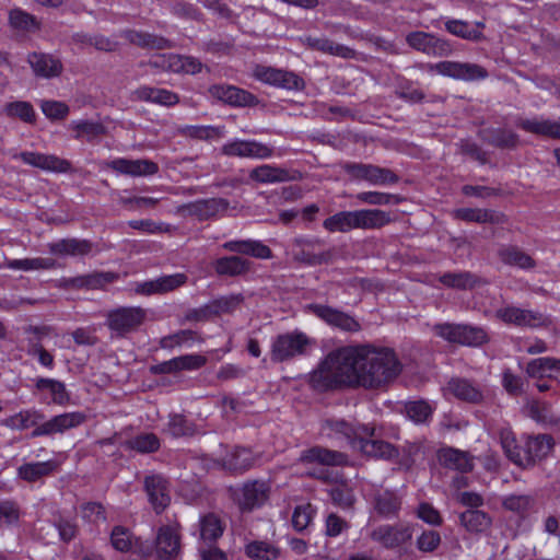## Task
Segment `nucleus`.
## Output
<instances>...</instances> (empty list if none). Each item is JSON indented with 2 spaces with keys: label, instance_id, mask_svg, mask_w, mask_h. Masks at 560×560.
Returning <instances> with one entry per match:
<instances>
[{
  "label": "nucleus",
  "instance_id": "052dcab7",
  "mask_svg": "<svg viewBox=\"0 0 560 560\" xmlns=\"http://www.w3.org/2000/svg\"><path fill=\"white\" fill-rule=\"evenodd\" d=\"M354 198L361 203L371 206L398 205L401 198L398 195H392L381 191H361Z\"/></svg>",
  "mask_w": 560,
  "mask_h": 560
},
{
  "label": "nucleus",
  "instance_id": "423d86ee",
  "mask_svg": "<svg viewBox=\"0 0 560 560\" xmlns=\"http://www.w3.org/2000/svg\"><path fill=\"white\" fill-rule=\"evenodd\" d=\"M291 248L294 260L307 266L327 265L334 258V248H326V242L314 236L294 237Z\"/></svg>",
  "mask_w": 560,
  "mask_h": 560
},
{
  "label": "nucleus",
  "instance_id": "6e6d98bb",
  "mask_svg": "<svg viewBox=\"0 0 560 560\" xmlns=\"http://www.w3.org/2000/svg\"><path fill=\"white\" fill-rule=\"evenodd\" d=\"M9 24L12 28L22 32H36L40 28L37 19L21 9H13L9 13Z\"/></svg>",
  "mask_w": 560,
  "mask_h": 560
},
{
  "label": "nucleus",
  "instance_id": "f704fd0d",
  "mask_svg": "<svg viewBox=\"0 0 560 560\" xmlns=\"http://www.w3.org/2000/svg\"><path fill=\"white\" fill-rule=\"evenodd\" d=\"M229 201L224 198H209L196 200L184 206V208L187 210L189 215L203 221L215 217L221 211H225L229 208Z\"/></svg>",
  "mask_w": 560,
  "mask_h": 560
},
{
  "label": "nucleus",
  "instance_id": "ddd939ff",
  "mask_svg": "<svg viewBox=\"0 0 560 560\" xmlns=\"http://www.w3.org/2000/svg\"><path fill=\"white\" fill-rule=\"evenodd\" d=\"M307 310L327 325L346 332H358L361 324L350 314L323 304H310Z\"/></svg>",
  "mask_w": 560,
  "mask_h": 560
},
{
  "label": "nucleus",
  "instance_id": "a18cd8bd",
  "mask_svg": "<svg viewBox=\"0 0 560 560\" xmlns=\"http://www.w3.org/2000/svg\"><path fill=\"white\" fill-rule=\"evenodd\" d=\"M1 115L10 119H19L25 124L36 122V113L33 105L26 101H12L5 103L1 108Z\"/></svg>",
  "mask_w": 560,
  "mask_h": 560
},
{
  "label": "nucleus",
  "instance_id": "9b49d317",
  "mask_svg": "<svg viewBox=\"0 0 560 560\" xmlns=\"http://www.w3.org/2000/svg\"><path fill=\"white\" fill-rule=\"evenodd\" d=\"M253 77L265 84L287 91H303L305 88L302 77L285 69L257 65L253 70Z\"/></svg>",
  "mask_w": 560,
  "mask_h": 560
},
{
  "label": "nucleus",
  "instance_id": "864d4df0",
  "mask_svg": "<svg viewBox=\"0 0 560 560\" xmlns=\"http://www.w3.org/2000/svg\"><path fill=\"white\" fill-rule=\"evenodd\" d=\"M36 388L38 390H49L52 397V402L56 405L65 406L70 401V394L68 393L65 384L57 380L40 377L36 381Z\"/></svg>",
  "mask_w": 560,
  "mask_h": 560
},
{
  "label": "nucleus",
  "instance_id": "680f3d73",
  "mask_svg": "<svg viewBox=\"0 0 560 560\" xmlns=\"http://www.w3.org/2000/svg\"><path fill=\"white\" fill-rule=\"evenodd\" d=\"M534 500L526 494H510L502 500V506L520 516H525L530 510Z\"/></svg>",
  "mask_w": 560,
  "mask_h": 560
},
{
  "label": "nucleus",
  "instance_id": "cd10ccee",
  "mask_svg": "<svg viewBox=\"0 0 560 560\" xmlns=\"http://www.w3.org/2000/svg\"><path fill=\"white\" fill-rule=\"evenodd\" d=\"M299 462L303 464H319L324 466H342L348 462V456L338 451L313 446L301 452Z\"/></svg>",
  "mask_w": 560,
  "mask_h": 560
},
{
  "label": "nucleus",
  "instance_id": "37998d69",
  "mask_svg": "<svg viewBox=\"0 0 560 560\" xmlns=\"http://www.w3.org/2000/svg\"><path fill=\"white\" fill-rule=\"evenodd\" d=\"M439 281L447 288L456 290H472L486 283L479 276L470 271L445 272Z\"/></svg>",
  "mask_w": 560,
  "mask_h": 560
},
{
  "label": "nucleus",
  "instance_id": "6e6552de",
  "mask_svg": "<svg viewBox=\"0 0 560 560\" xmlns=\"http://www.w3.org/2000/svg\"><path fill=\"white\" fill-rule=\"evenodd\" d=\"M148 312L140 306H120L108 312L106 326L112 337L124 338L137 331L145 322Z\"/></svg>",
  "mask_w": 560,
  "mask_h": 560
},
{
  "label": "nucleus",
  "instance_id": "393cba45",
  "mask_svg": "<svg viewBox=\"0 0 560 560\" xmlns=\"http://www.w3.org/2000/svg\"><path fill=\"white\" fill-rule=\"evenodd\" d=\"M439 464L460 474L470 472L474 469V457L465 451L451 446L442 447L436 453Z\"/></svg>",
  "mask_w": 560,
  "mask_h": 560
},
{
  "label": "nucleus",
  "instance_id": "338daca9",
  "mask_svg": "<svg viewBox=\"0 0 560 560\" xmlns=\"http://www.w3.org/2000/svg\"><path fill=\"white\" fill-rule=\"evenodd\" d=\"M119 279V273L114 271H94L85 275V289L100 290Z\"/></svg>",
  "mask_w": 560,
  "mask_h": 560
},
{
  "label": "nucleus",
  "instance_id": "20e7f679",
  "mask_svg": "<svg viewBox=\"0 0 560 560\" xmlns=\"http://www.w3.org/2000/svg\"><path fill=\"white\" fill-rule=\"evenodd\" d=\"M86 415L81 411L65 412L54 416L47 421L45 415L36 409H25L4 420V425L18 431L34 427L32 438L51 436L78 428L86 421Z\"/></svg>",
  "mask_w": 560,
  "mask_h": 560
},
{
  "label": "nucleus",
  "instance_id": "774afa93",
  "mask_svg": "<svg viewBox=\"0 0 560 560\" xmlns=\"http://www.w3.org/2000/svg\"><path fill=\"white\" fill-rule=\"evenodd\" d=\"M329 495L334 504L345 510L352 508L355 501L352 489L345 483L332 487L329 490Z\"/></svg>",
  "mask_w": 560,
  "mask_h": 560
},
{
  "label": "nucleus",
  "instance_id": "79ce46f5",
  "mask_svg": "<svg viewBox=\"0 0 560 560\" xmlns=\"http://www.w3.org/2000/svg\"><path fill=\"white\" fill-rule=\"evenodd\" d=\"M460 525L470 534H485L492 526V517L481 510H466L459 514Z\"/></svg>",
  "mask_w": 560,
  "mask_h": 560
},
{
  "label": "nucleus",
  "instance_id": "4be33fe9",
  "mask_svg": "<svg viewBox=\"0 0 560 560\" xmlns=\"http://www.w3.org/2000/svg\"><path fill=\"white\" fill-rule=\"evenodd\" d=\"M446 389L458 400L480 405L485 401L483 390L480 385L465 377H452L447 382Z\"/></svg>",
  "mask_w": 560,
  "mask_h": 560
},
{
  "label": "nucleus",
  "instance_id": "ea45409f",
  "mask_svg": "<svg viewBox=\"0 0 560 560\" xmlns=\"http://www.w3.org/2000/svg\"><path fill=\"white\" fill-rule=\"evenodd\" d=\"M49 252L60 256H85L92 252L93 244L89 240L62 238L48 244Z\"/></svg>",
  "mask_w": 560,
  "mask_h": 560
},
{
  "label": "nucleus",
  "instance_id": "09e8293b",
  "mask_svg": "<svg viewBox=\"0 0 560 560\" xmlns=\"http://www.w3.org/2000/svg\"><path fill=\"white\" fill-rule=\"evenodd\" d=\"M57 468L54 460L27 463L19 467V476L30 482L50 475Z\"/></svg>",
  "mask_w": 560,
  "mask_h": 560
},
{
  "label": "nucleus",
  "instance_id": "5fc2aeb1",
  "mask_svg": "<svg viewBox=\"0 0 560 560\" xmlns=\"http://www.w3.org/2000/svg\"><path fill=\"white\" fill-rule=\"evenodd\" d=\"M445 30L459 38L479 42L483 38L481 31L475 28L468 22L463 20H448L445 22Z\"/></svg>",
  "mask_w": 560,
  "mask_h": 560
},
{
  "label": "nucleus",
  "instance_id": "412c9836",
  "mask_svg": "<svg viewBox=\"0 0 560 560\" xmlns=\"http://www.w3.org/2000/svg\"><path fill=\"white\" fill-rule=\"evenodd\" d=\"M143 483L153 510L156 514L162 513L171 503L168 481L162 475H150Z\"/></svg>",
  "mask_w": 560,
  "mask_h": 560
},
{
  "label": "nucleus",
  "instance_id": "dca6fc26",
  "mask_svg": "<svg viewBox=\"0 0 560 560\" xmlns=\"http://www.w3.org/2000/svg\"><path fill=\"white\" fill-rule=\"evenodd\" d=\"M221 152L230 158L269 159L273 149L256 140L235 139L222 145Z\"/></svg>",
  "mask_w": 560,
  "mask_h": 560
},
{
  "label": "nucleus",
  "instance_id": "b1692460",
  "mask_svg": "<svg viewBox=\"0 0 560 560\" xmlns=\"http://www.w3.org/2000/svg\"><path fill=\"white\" fill-rule=\"evenodd\" d=\"M207 363V358L201 354H186L163 361L151 366L153 374H171L180 371L199 370Z\"/></svg>",
  "mask_w": 560,
  "mask_h": 560
},
{
  "label": "nucleus",
  "instance_id": "473e14b6",
  "mask_svg": "<svg viewBox=\"0 0 560 560\" xmlns=\"http://www.w3.org/2000/svg\"><path fill=\"white\" fill-rule=\"evenodd\" d=\"M303 44L312 50L320 51L343 59H353L357 56L354 49L346 45L335 43L327 37L306 36L303 39Z\"/></svg>",
  "mask_w": 560,
  "mask_h": 560
},
{
  "label": "nucleus",
  "instance_id": "3c124183",
  "mask_svg": "<svg viewBox=\"0 0 560 560\" xmlns=\"http://www.w3.org/2000/svg\"><path fill=\"white\" fill-rule=\"evenodd\" d=\"M245 553L254 560H276L281 557V550L272 544L254 540L245 546Z\"/></svg>",
  "mask_w": 560,
  "mask_h": 560
},
{
  "label": "nucleus",
  "instance_id": "c756f323",
  "mask_svg": "<svg viewBox=\"0 0 560 560\" xmlns=\"http://www.w3.org/2000/svg\"><path fill=\"white\" fill-rule=\"evenodd\" d=\"M477 135L482 142L502 150H514L520 142L517 133L504 128L487 127L478 130Z\"/></svg>",
  "mask_w": 560,
  "mask_h": 560
},
{
  "label": "nucleus",
  "instance_id": "bb28decb",
  "mask_svg": "<svg viewBox=\"0 0 560 560\" xmlns=\"http://www.w3.org/2000/svg\"><path fill=\"white\" fill-rule=\"evenodd\" d=\"M411 530L402 525H382L371 533V538L383 547L393 549L411 539Z\"/></svg>",
  "mask_w": 560,
  "mask_h": 560
},
{
  "label": "nucleus",
  "instance_id": "1a4fd4ad",
  "mask_svg": "<svg viewBox=\"0 0 560 560\" xmlns=\"http://www.w3.org/2000/svg\"><path fill=\"white\" fill-rule=\"evenodd\" d=\"M494 316L506 325H513L520 328H547L552 323L549 315L537 310L522 308L514 305L498 308Z\"/></svg>",
  "mask_w": 560,
  "mask_h": 560
},
{
  "label": "nucleus",
  "instance_id": "c03bdc74",
  "mask_svg": "<svg viewBox=\"0 0 560 560\" xmlns=\"http://www.w3.org/2000/svg\"><path fill=\"white\" fill-rule=\"evenodd\" d=\"M516 126L537 136L560 139V122L550 119H518Z\"/></svg>",
  "mask_w": 560,
  "mask_h": 560
},
{
  "label": "nucleus",
  "instance_id": "0eeeda50",
  "mask_svg": "<svg viewBox=\"0 0 560 560\" xmlns=\"http://www.w3.org/2000/svg\"><path fill=\"white\" fill-rule=\"evenodd\" d=\"M313 343L314 341L300 330L280 334L272 340L271 360L273 362H285L305 355Z\"/></svg>",
  "mask_w": 560,
  "mask_h": 560
},
{
  "label": "nucleus",
  "instance_id": "13d9d810",
  "mask_svg": "<svg viewBox=\"0 0 560 560\" xmlns=\"http://www.w3.org/2000/svg\"><path fill=\"white\" fill-rule=\"evenodd\" d=\"M405 412L416 424H425L432 418L433 408L424 400H413L405 404Z\"/></svg>",
  "mask_w": 560,
  "mask_h": 560
},
{
  "label": "nucleus",
  "instance_id": "6ab92c4d",
  "mask_svg": "<svg viewBox=\"0 0 560 560\" xmlns=\"http://www.w3.org/2000/svg\"><path fill=\"white\" fill-rule=\"evenodd\" d=\"M435 69L440 74L463 81H479L489 75L486 68L470 62L446 60L436 63Z\"/></svg>",
  "mask_w": 560,
  "mask_h": 560
},
{
  "label": "nucleus",
  "instance_id": "49530a36",
  "mask_svg": "<svg viewBox=\"0 0 560 560\" xmlns=\"http://www.w3.org/2000/svg\"><path fill=\"white\" fill-rule=\"evenodd\" d=\"M401 508V499L396 492L383 490L374 495V509L383 517L396 516Z\"/></svg>",
  "mask_w": 560,
  "mask_h": 560
},
{
  "label": "nucleus",
  "instance_id": "7c9ffc66",
  "mask_svg": "<svg viewBox=\"0 0 560 560\" xmlns=\"http://www.w3.org/2000/svg\"><path fill=\"white\" fill-rule=\"evenodd\" d=\"M453 217L465 222L504 224L508 222L506 215L492 209L479 208H459L454 210Z\"/></svg>",
  "mask_w": 560,
  "mask_h": 560
},
{
  "label": "nucleus",
  "instance_id": "e2e57ef3",
  "mask_svg": "<svg viewBox=\"0 0 560 560\" xmlns=\"http://www.w3.org/2000/svg\"><path fill=\"white\" fill-rule=\"evenodd\" d=\"M528 417L537 423H552L555 416L551 411V405L546 401L532 400L527 404Z\"/></svg>",
  "mask_w": 560,
  "mask_h": 560
},
{
  "label": "nucleus",
  "instance_id": "a211bd4d",
  "mask_svg": "<svg viewBox=\"0 0 560 560\" xmlns=\"http://www.w3.org/2000/svg\"><path fill=\"white\" fill-rule=\"evenodd\" d=\"M155 553L160 560L176 559L182 552V536L177 526L163 525L155 537Z\"/></svg>",
  "mask_w": 560,
  "mask_h": 560
},
{
  "label": "nucleus",
  "instance_id": "a878e982",
  "mask_svg": "<svg viewBox=\"0 0 560 560\" xmlns=\"http://www.w3.org/2000/svg\"><path fill=\"white\" fill-rule=\"evenodd\" d=\"M106 166L117 173L129 176H150L159 172V165L150 160L115 159L106 163Z\"/></svg>",
  "mask_w": 560,
  "mask_h": 560
},
{
  "label": "nucleus",
  "instance_id": "bf43d9fd",
  "mask_svg": "<svg viewBox=\"0 0 560 560\" xmlns=\"http://www.w3.org/2000/svg\"><path fill=\"white\" fill-rule=\"evenodd\" d=\"M160 439L154 433H142L125 442V446L138 453H154L160 448Z\"/></svg>",
  "mask_w": 560,
  "mask_h": 560
},
{
  "label": "nucleus",
  "instance_id": "603ef678",
  "mask_svg": "<svg viewBox=\"0 0 560 560\" xmlns=\"http://www.w3.org/2000/svg\"><path fill=\"white\" fill-rule=\"evenodd\" d=\"M224 532L222 520L214 513H208L200 520V536L203 540L214 542Z\"/></svg>",
  "mask_w": 560,
  "mask_h": 560
},
{
  "label": "nucleus",
  "instance_id": "72a5a7b5",
  "mask_svg": "<svg viewBox=\"0 0 560 560\" xmlns=\"http://www.w3.org/2000/svg\"><path fill=\"white\" fill-rule=\"evenodd\" d=\"M497 256L502 264L510 267L524 270L534 269L536 267L535 259L516 245H501L498 248Z\"/></svg>",
  "mask_w": 560,
  "mask_h": 560
},
{
  "label": "nucleus",
  "instance_id": "4d7b16f0",
  "mask_svg": "<svg viewBox=\"0 0 560 560\" xmlns=\"http://www.w3.org/2000/svg\"><path fill=\"white\" fill-rule=\"evenodd\" d=\"M50 522L58 530L59 538L63 542H69L75 538L78 534V525L73 517L66 516L61 512H55Z\"/></svg>",
  "mask_w": 560,
  "mask_h": 560
},
{
  "label": "nucleus",
  "instance_id": "7ed1b4c3",
  "mask_svg": "<svg viewBox=\"0 0 560 560\" xmlns=\"http://www.w3.org/2000/svg\"><path fill=\"white\" fill-rule=\"evenodd\" d=\"M326 428L336 434L342 435L352 450L376 459L390 460L399 456L397 447L393 444L373 439L375 427L371 423L348 422L343 419H328Z\"/></svg>",
  "mask_w": 560,
  "mask_h": 560
},
{
  "label": "nucleus",
  "instance_id": "2f4dec72",
  "mask_svg": "<svg viewBox=\"0 0 560 560\" xmlns=\"http://www.w3.org/2000/svg\"><path fill=\"white\" fill-rule=\"evenodd\" d=\"M27 62L35 75L42 78L58 77L62 72V63L58 58L45 52H31Z\"/></svg>",
  "mask_w": 560,
  "mask_h": 560
},
{
  "label": "nucleus",
  "instance_id": "c85d7f7f",
  "mask_svg": "<svg viewBox=\"0 0 560 560\" xmlns=\"http://www.w3.org/2000/svg\"><path fill=\"white\" fill-rule=\"evenodd\" d=\"M121 37H124L130 44L143 49L164 50L174 48L175 46L171 39L162 35L130 28L122 31Z\"/></svg>",
  "mask_w": 560,
  "mask_h": 560
},
{
  "label": "nucleus",
  "instance_id": "f03ea898",
  "mask_svg": "<svg viewBox=\"0 0 560 560\" xmlns=\"http://www.w3.org/2000/svg\"><path fill=\"white\" fill-rule=\"evenodd\" d=\"M501 447L510 462L523 470H529L546 460L556 446L551 434L524 433L516 438L510 428L499 431Z\"/></svg>",
  "mask_w": 560,
  "mask_h": 560
},
{
  "label": "nucleus",
  "instance_id": "2eb2a0df",
  "mask_svg": "<svg viewBox=\"0 0 560 560\" xmlns=\"http://www.w3.org/2000/svg\"><path fill=\"white\" fill-rule=\"evenodd\" d=\"M208 93L211 97L233 107H255L259 98L238 86L230 84H213L209 86Z\"/></svg>",
  "mask_w": 560,
  "mask_h": 560
},
{
  "label": "nucleus",
  "instance_id": "39448f33",
  "mask_svg": "<svg viewBox=\"0 0 560 560\" xmlns=\"http://www.w3.org/2000/svg\"><path fill=\"white\" fill-rule=\"evenodd\" d=\"M435 336L450 343L479 348L490 342L486 328L471 324L440 323L432 328Z\"/></svg>",
  "mask_w": 560,
  "mask_h": 560
},
{
  "label": "nucleus",
  "instance_id": "a19ab883",
  "mask_svg": "<svg viewBox=\"0 0 560 560\" xmlns=\"http://www.w3.org/2000/svg\"><path fill=\"white\" fill-rule=\"evenodd\" d=\"M354 213L355 229L377 230L393 221L390 213L381 209H360Z\"/></svg>",
  "mask_w": 560,
  "mask_h": 560
},
{
  "label": "nucleus",
  "instance_id": "9d476101",
  "mask_svg": "<svg viewBox=\"0 0 560 560\" xmlns=\"http://www.w3.org/2000/svg\"><path fill=\"white\" fill-rule=\"evenodd\" d=\"M230 492L242 512H252L267 502L270 486L264 480H249L241 488H230Z\"/></svg>",
  "mask_w": 560,
  "mask_h": 560
},
{
  "label": "nucleus",
  "instance_id": "aec40b11",
  "mask_svg": "<svg viewBox=\"0 0 560 560\" xmlns=\"http://www.w3.org/2000/svg\"><path fill=\"white\" fill-rule=\"evenodd\" d=\"M15 159L23 163L40 168L43 171L54 173H71L73 167L70 161L61 159L52 154H44L39 152L23 151L15 155Z\"/></svg>",
  "mask_w": 560,
  "mask_h": 560
},
{
  "label": "nucleus",
  "instance_id": "f3484780",
  "mask_svg": "<svg viewBox=\"0 0 560 560\" xmlns=\"http://www.w3.org/2000/svg\"><path fill=\"white\" fill-rule=\"evenodd\" d=\"M303 177L298 170H289L285 167L261 164L249 171L248 178L257 184H279L285 182H298Z\"/></svg>",
  "mask_w": 560,
  "mask_h": 560
},
{
  "label": "nucleus",
  "instance_id": "69168bd1",
  "mask_svg": "<svg viewBox=\"0 0 560 560\" xmlns=\"http://www.w3.org/2000/svg\"><path fill=\"white\" fill-rule=\"evenodd\" d=\"M244 301L242 294L221 296L210 302L214 316L234 312Z\"/></svg>",
  "mask_w": 560,
  "mask_h": 560
},
{
  "label": "nucleus",
  "instance_id": "5701e85b",
  "mask_svg": "<svg viewBox=\"0 0 560 560\" xmlns=\"http://www.w3.org/2000/svg\"><path fill=\"white\" fill-rule=\"evenodd\" d=\"M186 281L187 276L184 273L163 276L154 280L137 282L135 292L140 295L162 294L182 287Z\"/></svg>",
  "mask_w": 560,
  "mask_h": 560
},
{
  "label": "nucleus",
  "instance_id": "f257e3e1",
  "mask_svg": "<svg viewBox=\"0 0 560 560\" xmlns=\"http://www.w3.org/2000/svg\"><path fill=\"white\" fill-rule=\"evenodd\" d=\"M402 370L395 351L372 345L343 346L330 351L310 375L317 392L363 387L378 389L392 383Z\"/></svg>",
  "mask_w": 560,
  "mask_h": 560
},
{
  "label": "nucleus",
  "instance_id": "4468645a",
  "mask_svg": "<svg viewBox=\"0 0 560 560\" xmlns=\"http://www.w3.org/2000/svg\"><path fill=\"white\" fill-rule=\"evenodd\" d=\"M406 43L415 50L428 56L444 57L452 52V47L446 39L422 31L408 33Z\"/></svg>",
  "mask_w": 560,
  "mask_h": 560
},
{
  "label": "nucleus",
  "instance_id": "4c0bfd02",
  "mask_svg": "<svg viewBox=\"0 0 560 560\" xmlns=\"http://www.w3.org/2000/svg\"><path fill=\"white\" fill-rule=\"evenodd\" d=\"M133 95L137 101L150 102L167 107L179 103L178 94L166 89H159L149 85L138 88L133 92Z\"/></svg>",
  "mask_w": 560,
  "mask_h": 560
},
{
  "label": "nucleus",
  "instance_id": "8fccbe9b",
  "mask_svg": "<svg viewBox=\"0 0 560 560\" xmlns=\"http://www.w3.org/2000/svg\"><path fill=\"white\" fill-rule=\"evenodd\" d=\"M254 460L250 450L235 447V450L224 458V466L231 471L244 472L254 465Z\"/></svg>",
  "mask_w": 560,
  "mask_h": 560
},
{
  "label": "nucleus",
  "instance_id": "de8ad7c7",
  "mask_svg": "<svg viewBox=\"0 0 560 560\" xmlns=\"http://www.w3.org/2000/svg\"><path fill=\"white\" fill-rule=\"evenodd\" d=\"M323 226L331 233H347L355 229V213L354 211H339L325 219Z\"/></svg>",
  "mask_w": 560,
  "mask_h": 560
},
{
  "label": "nucleus",
  "instance_id": "0e129e2a",
  "mask_svg": "<svg viewBox=\"0 0 560 560\" xmlns=\"http://www.w3.org/2000/svg\"><path fill=\"white\" fill-rule=\"evenodd\" d=\"M501 384L510 396L518 397L526 393L524 378L514 374L511 369H505L502 372Z\"/></svg>",
  "mask_w": 560,
  "mask_h": 560
},
{
  "label": "nucleus",
  "instance_id": "c9c22d12",
  "mask_svg": "<svg viewBox=\"0 0 560 560\" xmlns=\"http://www.w3.org/2000/svg\"><path fill=\"white\" fill-rule=\"evenodd\" d=\"M254 262L242 256H224L213 262V269L219 276L240 277L248 273Z\"/></svg>",
  "mask_w": 560,
  "mask_h": 560
},
{
  "label": "nucleus",
  "instance_id": "e433bc0d",
  "mask_svg": "<svg viewBox=\"0 0 560 560\" xmlns=\"http://www.w3.org/2000/svg\"><path fill=\"white\" fill-rule=\"evenodd\" d=\"M222 247L229 252L257 259H270L272 257L270 247L256 240L229 241Z\"/></svg>",
  "mask_w": 560,
  "mask_h": 560
},
{
  "label": "nucleus",
  "instance_id": "f8f14e48",
  "mask_svg": "<svg viewBox=\"0 0 560 560\" xmlns=\"http://www.w3.org/2000/svg\"><path fill=\"white\" fill-rule=\"evenodd\" d=\"M341 167L353 179L366 180L376 186L393 185L399 182L398 175L392 170L373 164L346 162Z\"/></svg>",
  "mask_w": 560,
  "mask_h": 560
},
{
  "label": "nucleus",
  "instance_id": "58836bf2",
  "mask_svg": "<svg viewBox=\"0 0 560 560\" xmlns=\"http://www.w3.org/2000/svg\"><path fill=\"white\" fill-rule=\"evenodd\" d=\"M525 372L532 378H556L560 375V359L544 357L530 360Z\"/></svg>",
  "mask_w": 560,
  "mask_h": 560
}]
</instances>
